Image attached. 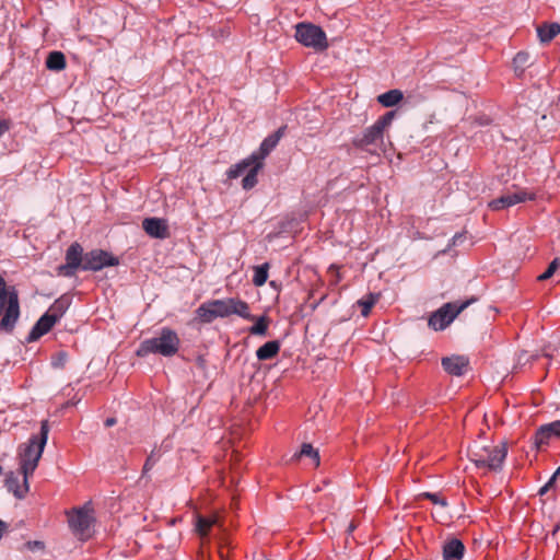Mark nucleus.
Segmentation results:
<instances>
[{"mask_svg":"<svg viewBox=\"0 0 560 560\" xmlns=\"http://www.w3.org/2000/svg\"><path fill=\"white\" fill-rule=\"evenodd\" d=\"M236 314L245 319L253 320L249 314V306L240 299L211 300L202 303L197 310V319L202 324H209L218 317H229Z\"/></svg>","mask_w":560,"mask_h":560,"instance_id":"1","label":"nucleus"},{"mask_svg":"<svg viewBox=\"0 0 560 560\" xmlns=\"http://www.w3.org/2000/svg\"><path fill=\"white\" fill-rule=\"evenodd\" d=\"M49 433L48 420L40 422V432L37 435H32L28 442L20 446V470L25 480L28 479L37 468L38 462L44 452Z\"/></svg>","mask_w":560,"mask_h":560,"instance_id":"2","label":"nucleus"},{"mask_svg":"<svg viewBox=\"0 0 560 560\" xmlns=\"http://www.w3.org/2000/svg\"><path fill=\"white\" fill-rule=\"evenodd\" d=\"M20 315L19 292L14 287L7 288V282L0 275V331L13 332Z\"/></svg>","mask_w":560,"mask_h":560,"instance_id":"3","label":"nucleus"},{"mask_svg":"<svg viewBox=\"0 0 560 560\" xmlns=\"http://www.w3.org/2000/svg\"><path fill=\"white\" fill-rule=\"evenodd\" d=\"M179 347L180 339L177 332L168 327H163L158 337L145 339L139 345L136 355L143 358L153 353L168 358L175 355Z\"/></svg>","mask_w":560,"mask_h":560,"instance_id":"4","label":"nucleus"},{"mask_svg":"<svg viewBox=\"0 0 560 560\" xmlns=\"http://www.w3.org/2000/svg\"><path fill=\"white\" fill-rule=\"evenodd\" d=\"M395 117V112L390 110L381 116L372 126L366 128L362 136L355 137L352 140L353 147L375 152L383 144L384 131L392 124Z\"/></svg>","mask_w":560,"mask_h":560,"instance_id":"5","label":"nucleus"},{"mask_svg":"<svg viewBox=\"0 0 560 560\" xmlns=\"http://www.w3.org/2000/svg\"><path fill=\"white\" fill-rule=\"evenodd\" d=\"M506 454L508 447L505 443L493 447L475 445L469 450V457L477 467H487L491 470L501 468Z\"/></svg>","mask_w":560,"mask_h":560,"instance_id":"6","label":"nucleus"},{"mask_svg":"<svg viewBox=\"0 0 560 560\" xmlns=\"http://www.w3.org/2000/svg\"><path fill=\"white\" fill-rule=\"evenodd\" d=\"M478 299L472 296L465 301L447 302L431 314L428 325L434 330L445 329L464 310Z\"/></svg>","mask_w":560,"mask_h":560,"instance_id":"7","label":"nucleus"},{"mask_svg":"<svg viewBox=\"0 0 560 560\" xmlns=\"http://www.w3.org/2000/svg\"><path fill=\"white\" fill-rule=\"evenodd\" d=\"M295 38L305 47L315 51H324L328 48V42L322 27L312 23H299L295 26Z\"/></svg>","mask_w":560,"mask_h":560,"instance_id":"8","label":"nucleus"},{"mask_svg":"<svg viewBox=\"0 0 560 560\" xmlns=\"http://www.w3.org/2000/svg\"><path fill=\"white\" fill-rule=\"evenodd\" d=\"M91 513L92 510L88 506L73 508L66 512L71 532L81 539L89 537L88 532L94 521Z\"/></svg>","mask_w":560,"mask_h":560,"instance_id":"9","label":"nucleus"},{"mask_svg":"<svg viewBox=\"0 0 560 560\" xmlns=\"http://www.w3.org/2000/svg\"><path fill=\"white\" fill-rule=\"evenodd\" d=\"M119 265V259L110 253L103 249H92L84 254L82 270L98 271L105 267Z\"/></svg>","mask_w":560,"mask_h":560,"instance_id":"10","label":"nucleus"},{"mask_svg":"<svg viewBox=\"0 0 560 560\" xmlns=\"http://www.w3.org/2000/svg\"><path fill=\"white\" fill-rule=\"evenodd\" d=\"M83 262V248L78 242H74L66 252V264L57 268L58 275L73 277L78 269H82Z\"/></svg>","mask_w":560,"mask_h":560,"instance_id":"11","label":"nucleus"},{"mask_svg":"<svg viewBox=\"0 0 560 560\" xmlns=\"http://www.w3.org/2000/svg\"><path fill=\"white\" fill-rule=\"evenodd\" d=\"M536 194L520 189L515 192H509L489 202V207L494 210H502L514 205L525 202L526 200H535Z\"/></svg>","mask_w":560,"mask_h":560,"instance_id":"12","label":"nucleus"},{"mask_svg":"<svg viewBox=\"0 0 560 560\" xmlns=\"http://www.w3.org/2000/svg\"><path fill=\"white\" fill-rule=\"evenodd\" d=\"M287 126H281L273 133L269 135L261 142L259 150L252 153L253 160L258 163H264V160L270 154V152L277 147L280 139L284 136Z\"/></svg>","mask_w":560,"mask_h":560,"instance_id":"13","label":"nucleus"},{"mask_svg":"<svg viewBox=\"0 0 560 560\" xmlns=\"http://www.w3.org/2000/svg\"><path fill=\"white\" fill-rule=\"evenodd\" d=\"M560 438V420L541 425L535 433L534 444L537 450L548 445L553 439Z\"/></svg>","mask_w":560,"mask_h":560,"instance_id":"14","label":"nucleus"},{"mask_svg":"<svg viewBox=\"0 0 560 560\" xmlns=\"http://www.w3.org/2000/svg\"><path fill=\"white\" fill-rule=\"evenodd\" d=\"M441 364L450 375L462 376L468 370L469 359L465 355L453 354L442 358Z\"/></svg>","mask_w":560,"mask_h":560,"instance_id":"15","label":"nucleus"},{"mask_svg":"<svg viewBox=\"0 0 560 560\" xmlns=\"http://www.w3.org/2000/svg\"><path fill=\"white\" fill-rule=\"evenodd\" d=\"M144 232L154 238L164 240L170 236L167 221L161 218H145L142 221Z\"/></svg>","mask_w":560,"mask_h":560,"instance_id":"16","label":"nucleus"},{"mask_svg":"<svg viewBox=\"0 0 560 560\" xmlns=\"http://www.w3.org/2000/svg\"><path fill=\"white\" fill-rule=\"evenodd\" d=\"M57 323L56 317L50 316L47 312L36 322L28 336L26 337L27 342H34L42 336L50 331V329Z\"/></svg>","mask_w":560,"mask_h":560,"instance_id":"17","label":"nucleus"},{"mask_svg":"<svg viewBox=\"0 0 560 560\" xmlns=\"http://www.w3.org/2000/svg\"><path fill=\"white\" fill-rule=\"evenodd\" d=\"M5 487L18 499H23L28 492V479L25 481V476H23V486H20L19 477L11 471L5 477Z\"/></svg>","mask_w":560,"mask_h":560,"instance_id":"18","label":"nucleus"},{"mask_svg":"<svg viewBox=\"0 0 560 560\" xmlns=\"http://www.w3.org/2000/svg\"><path fill=\"white\" fill-rule=\"evenodd\" d=\"M465 552L464 544L453 538L443 545V560H462Z\"/></svg>","mask_w":560,"mask_h":560,"instance_id":"19","label":"nucleus"},{"mask_svg":"<svg viewBox=\"0 0 560 560\" xmlns=\"http://www.w3.org/2000/svg\"><path fill=\"white\" fill-rule=\"evenodd\" d=\"M220 526L223 525L220 522V518L217 514L210 515V516H203V515H197L196 518V530L199 534L200 537H207L210 533V529L212 526Z\"/></svg>","mask_w":560,"mask_h":560,"instance_id":"20","label":"nucleus"},{"mask_svg":"<svg viewBox=\"0 0 560 560\" xmlns=\"http://www.w3.org/2000/svg\"><path fill=\"white\" fill-rule=\"evenodd\" d=\"M558 34H560L559 23H542L537 27V35L541 43H550Z\"/></svg>","mask_w":560,"mask_h":560,"instance_id":"21","label":"nucleus"},{"mask_svg":"<svg viewBox=\"0 0 560 560\" xmlns=\"http://www.w3.org/2000/svg\"><path fill=\"white\" fill-rule=\"evenodd\" d=\"M71 304V298L67 294L61 295L58 298L51 306L48 308L47 313L50 314V316L56 317V320L58 322L63 314L67 312Z\"/></svg>","mask_w":560,"mask_h":560,"instance_id":"22","label":"nucleus"},{"mask_svg":"<svg viewBox=\"0 0 560 560\" xmlns=\"http://www.w3.org/2000/svg\"><path fill=\"white\" fill-rule=\"evenodd\" d=\"M280 351V342L278 340H271L262 345L256 351L258 360L266 361L275 358Z\"/></svg>","mask_w":560,"mask_h":560,"instance_id":"23","label":"nucleus"},{"mask_svg":"<svg viewBox=\"0 0 560 560\" xmlns=\"http://www.w3.org/2000/svg\"><path fill=\"white\" fill-rule=\"evenodd\" d=\"M302 457H308L312 459L315 467L319 466V454L318 451L315 450L312 444L310 443H303L301 446L300 452L295 453L291 460L295 462L301 459Z\"/></svg>","mask_w":560,"mask_h":560,"instance_id":"24","label":"nucleus"},{"mask_svg":"<svg viewBox=\"0 0 560 560\" xmlns=\"http://www.w3.org/2000/svg\"><path fill=\"white\" fill-rule=\"evenodd\" d=\"M262 167H264V163H258V162H255L249 167L247 174L245 175V177L242 180V187L245 190H249V189L254 188L257 185V183H258L257 175H258V172Z\"/></svg>","mask_w":560,"mask_h":560,"instance_id":"25","label":"nucleus"},{"mask_svg":"<svg viewBox=\"0 0 560 560\" xmlns=\"http://www.w3.org/2000/svg\"><path fill=\"white\" fill-rule=\"evenodd\" d=\"M404 98V94L400 90H389L377 96V101L385 107H392L397 105Z\"/></svg>","mask_w":560,"mask_h":560,"instance_id":"26","label":"nucleus"},{"mask_svg":"<svg viewBox=\"0 0 560 560\" xmlns=\"http://www.w3.org/2000/svg\"><path fill=\"white\" fill-rule=\"evenodd\" d=\"M256 161L253 160V156L249 155L248 158L242 160L241 162L232 165L228 172L226 176L229 179H235L240 177L246 170H249V167L255 163Z\"/></svg>","mask_w":560,"mask_h":560,"instance_id":"27","label":"nucleus"},{"mask_svg":"<svg viewBox=\"0 0 560 560\" xmlns=\"http://www.w3.org/2000/svg\"><path fill=\"white\" fill-rule=\"evenodd\" d=\"M66 65V57L61 51H51L46 58V67L49 70L61 71Z\"/></svg>","mask_w":560,"mask_h":560,"instance_id":"28","label":"nucleus"},{"mask_svg":"<svg viewBox=\"0 0 560 560\" xmlns=\"http://www.w3.org/2000/svg\"><path fill=\"white\" fill-rule=\"evenodd\" d=\"M378 299V293H369L368 295L358 301V305L361 307V314L364 317H366L371 313L372 307L375 305Z\"/></svg>","mask_w":560,"mask_h":560,"instance_id":"29","label":"nucleus"},{"mask_svg":"<svg viewBox=\"0 0 560 560\" xmlns=\"http://www.w3.org/2000/svg\"><path fill=\"white\" fill-rule=\"evenodd\" d=\"M513 66L516 74L522 75L525 69L530 66L529 54L525 51L517 52L513 58Z\"/></svg>","mask_w":560,"mask_h":560,"instance_id":"30","label":"nucleus"},{"mask_svg":"<svg viewBox=\"0 0 560 560\" xmlns=\"http://www.w3.org/2000/svg\"><path fill=\"white\" fill-rule=\"evenodd\" d=\"M268 269H269V264H267V262L255 267L253 283L256 287H261L266 283L267 279H268Z\"/></svg>","mask_w":560,"mask_h":560,"instance_id":"31","label":"nucleus"},{"mask_svg":"<svg viewBox=\"0 0 560 560\" xmlns=\"http://www.w3.org/2000/svg\"><path fill=\"white\" fill-rule=\"evenodd\" d=\"M268 326H269V318L267 316H261L249 328V334L265 336L267 334Z\"/></svg>","mask_w":560,"mask_h":560,"instance_id":"32","label":"nucleus"},{"mask_svg":"<svg viewBox=\"0 0 560 560\" xmlns=\"http://www.w3.org/2000/svg\"><path fill=\"white\" fill-rule=\"evenodd\" d=\"M161 457L160 451L153 450L150 455L147 457L143 468H142V477H144L159 462Z\"/></svg>","mask_w":560,"mask_h":560,"instance_id":"33","label":"nucleus"},{"mask_svg":"<svg viewBox=\"0 0 560 560\" xmlns=\"http://www.w3.org/2000/svg\"><path fill=\"white\" fill-rule=\"evenodd\" d=\"M560 267V258L556 257L548 266V268L537 277L538 281L548 280L553 276L557 269Z\"/></svg>","mask_w":560,"mask_h":560,"instance_id":"34","label":"nucleus"},{"mask_svg":"<svg viewBox=\"0 0 560 560\" xmlns=\"http://www.w3.org/2000/svg\"><path fill=\"white\" fill-rule=\"evenodd\" d=\"M539 358V354H529L527 351L523 350L517 355V365H525L527 363H532Z\"/></svg>","mask_w":560,"mask_h":560,"instance_id":"35","label":"nucleus"},{"mask_svg":"<svg viewBox=\"0 0 560 560\" xmlns=\"http://www.w3.org/2000/svg\"><path fill=\"white\" fill-rule=\"evenodd\" d=\"M422 497L429 499L434 504H440L442 506H446L447 504L446 500L436 493L424 492L422 493Z\"/></svg>","mask_w":560,"mask_h":560,"instance_id":"36","label":"nucleus"},{"mask_svg":"<svg viewBox=\"0 0 560 560\" xmlns=\"http://www.w3.org/2000/svg\"><path fill=\"white\" fill-rule=\"evenodd\" d=\"M25 547L31 550V551H34L36 549L38 550H44L45 548V544L43 541H39V540H34V541H27L25 544Z\"/></svg>","mask_w":560,"mask_h":560,"instance_id":"37","label":"nucleus"},{"mask_svg":"<svg viewBox=\"0 0 560 560\" xmlns=\"http://www.w3.org/2000/svg\"><path fill=\"white\" fill-rule=\"evenodd\" d=\"M12 126V121L9 118H3L0 120V137L10 130Z\"/></svg>","mask_w":560,"mask_h":560,"instance_id":"38","label":"nucleus"},{"mask_svg":"<svg viewBox=\"0 0 560 560\" xmlns=\"http://www.w3.org/2000/svg\"><path fill=\"white\" fill-rule=\"evenodd\" d=\"M555 487V482L553 480L549 479V481L542 486L539 490H538V494L540 497L545 495L550 489H552Z\"/></svg>","mask_w":560,"mask_h":560,"instance_id":"39","label":"nucleus"},{"mask_svg":"<svg viewBox=\"0 0 560 560\" xmlns=\"http://www.w3.org/2000/svg\"><path fill=\"white\" fill-rule=\"evenodd\" d=\"M196 364L198 365V368L205 370L206 365H207V361L203 357H198L196 360Z\"/></svg>","mask_w":560,"mask_h":560,"instance_id":"40","label":"nucleus"},{"mask_svg":"<svg viewBox=\"0 0 560 560\" xmlns=\"http://www.w3.org/2000/svg\"><path fill=\"white\" fill-rule=\"evenodd\" d=\"M105 427L109 428L114 424H116V419L115 418H107L104 422Z\"/></svg>","mask_w":560,"mask_h":560,"instance_id":"41","label":"nucleus"},{"mask_svg":"<svg viewBox=\"0 0 560 560\" xmlns=\"http://www.w3.org/2000/svg\"><path fill=\"white\" fill-rule=\"evenodd\" d=\"M463 237H464V235H463V234H459V233H458V234H455V235L453 236V238H452V243H453V245H457V243L459 242V240H460V238H463Z\"/></svg>","mask_w":560,"mask_h":560,"instance_id":"42","label":"nucleus"},{"mask_svg":"<svg viewBox=\"0 0 560 560\" xmlns=\"http://www.w3.org/2000/svg\"><path fill=\"white\" fill-rule=\"evenodd\" d=\"M556 483L557 479H560V467L555 471V474L550 478Z\"/></svg>","mask_w":560,"mask_h":560,"instance_id":"43","label":"nucleus"},{"mask_svg":"<svg viewBox=\"0 0 560 560\" xmlns=\"http://www.w3.org/2000/svg\"><path fill=\"white\" fill-rule=\"evenodd\" d=\"M559 529H560V524L555 525V527L551 532V536L555 537Z\"/></svg>","mask_w":560,"mask_h":560,"instance_id":"44","label":"nucleus"},{"mask_svg":"<svg viewBox=\"0 0 560 560\" xmlns=\"http://www.w3.org/2000/svg\"><path fill=\"white\" fill-rule=\"evenodd\" d=\"M350 530H353L354 529V525L351 524L350 527H349Z\"/></svg>","mask_w":560,"mask_h":560,"instance_id":"45","label":"nucleus"},{"mask_svg":"<svg viewBox=\"0 0 560 560\" xmlns=\"http://www.w3.org/2000/svg\"><path fill=\"white\" fill-rule=\"evenodd\" d=\"M2 474V467L0 466V475Z\"/></svg>","mask_w":560,"mask_h":560,"instance_id":"46","label":"nucleus"}]
</instances>
